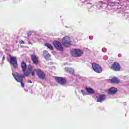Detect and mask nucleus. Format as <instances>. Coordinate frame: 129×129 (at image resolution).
I'll return each instance as SVG.
<instances>
[{
  "label": "nucleus",
  "instance_id": "14",
  "mask_svg": "<svg viewBox=\"0 0 129 129\" xmlns=\"http://www.w3.org/2000/svg\"><path fill=\"white\" fill-rule=\"evenodd\" d=\"M43 56L46 60H50V58H51V55L46 50L43 51Z\"/></svg>",
  "mask_w": 129,
  "mask_h": 129
},
{
  "label": "nucleus",
  "instance_id": "5",
  "mask_svg": "<svg viewBox=\"0 0 129 129\" xmlns=\"http://www.w3.org/2000/svg\"><path fill=\"white\" fill-rule=\"evenodd\" d=\"M92 68L94 70L95 72H96L97 73H101V72H102V69H101L100 66L96 63H92Z\"/></svg>",
  "mask_w": 129,
  "mask_h": 129
},
{
  "label": "nucleus",
  "instance_id": "11",
  "mask_svg": "<svg viewBox=\"0 0 129 129\" xmlns=\"http://www.w3.org/2000/svg\"><path fill=\"white\" fill-rule=\"evenodd\" d=\"M116 92H117V89L115 87H112L108 90V94H111L112 95L113 94H115Z\"/></svg>",
  "mask_w": 129,
  "mask_h": 129
},
{
  "label": "nucleus",
  "instance_id": "24",
  "mask_svg": "<svg viewBox=\"0 0 129 129\" xmlns=\"http://www.w3.org/2000/svg\"><path fill=\"white\" fill-rule=\"evenodd\" d=\"M64 65H66V63H64Z\"/></svg>",
  "mask_w": 129,
  "mask_h": 129
},
{
  "label": "nucleus",
  "instance_id": "22",
  "mask_svg": "<svg viewBox=\"0 0 129 129\" xmlns=\"http://www.w3.org/2000/svg\"><path fill=\"white\" fill-rule=\"evenodd\" d=\"M28 83H32V81H28Z\"/></svg>",
  "mask_w": 129,
  "mask_h": 129
},
{
  "label": "nucleus",
  "instance_id": "23",
  "mask_svg": "<svg viewBox=\"0 0 129 129\" xmlns=\"http://www.w3.org/2000/svg\"><path fill=\"white\" fill-rule=\"evenodd\" d=\"M3 60H5V56H3Z\"/></svg>",
  "mask_w": 129,
  "mask_h": 129
},
{
  "label": "nucleus",
  "instance_id": "9",
  "mask_svg": "<svg viewBox=\"0 0 129 129\" xmlns=\"http://www.w3.org/2000/svg\"><path fill=\"white\" fill-rule=\"evenodd\" d=\"M111 69L114 71H119L120 70V66L117 62H114L111 67Z\"/></svg>",
  "mask_w": 129,
  "mask_h": 129
},
{
  "label": "nucleus",
  "instance_id": "16",
  "mask_svg": "<svg viewBox=\"0 0 129 129\" xmlns=\"http://www.w3.org/2000/svg\"><path fill=\"white\" fill-rule=\"evenodd\" d=\"M110 81L111 82V83H119V80L117 78L113 77L111 79H110Z\"/></svg>",
  "mask_w": 129,
  "mask_h": 129
},
{
  "label": "nucleus",
  "instance_id": "12",
  "mask_svg": "<svg viewBox=\"0 0 129 129\" xmlns=\"http://www.w3.org/2000/svg\"><path fill=\"white\" fill-rule=\"evenodd\" d=\"M97 98V101L98 102H102L104 100H105V95H100L99 96H97L96 97Z\"/></svg>",
  "mask_w": 129,
  "mask_h": 129
},
{
  "label": "nucleus",
  "instance_id": "2",
  "mask_svg": "<svg viewBox=\"0 0 129 129\" xmlns=\"http://www.w3.org/2000/svg\"><path fill=\"white\" fill-rule=\"evenodd\" d=\"M12 75L17 82H20L21 87H25V84L23 83V78L24 77V75H20L17 73H13Z\"/></svg>",
  "mask_w": 129,
  "mask_h": 129
},
{
  "label": "nucleus",
  "instance_id": "7",
  "mask_svg": "<svg viewBox=\"0 0 129 129\" xmlns=\"http://www.w3.org/2000/svg\"><path fill=\"white\" fill-rule=\"evenodd\" d=\"M10 64H12L13 66L16 68V67H18V62L17 61V57L15 56H10Z\"/></svg>",
  "mask_w": 129,
  "mask_h": 129
},
{
  "label": "nucleus",
  "instance_id": "15",
  "mask_svg": "<svg viewBox=\"0 0 129 129\" xmlns=\"http://www.w3.org/2000/svg\"><path fill=\"white\" fill-rule=\"evenodd\" d=\"M64 70L66 72L70 73V74H73L74 73V69L72 68H65Z\"/></svg>",
  "mask_w": 129,
  "mask_h": 129
},
{
  "label": "nucleus",
  "instance_id": "6",
  "mask_svg": "<svg viewBox=\"0 0 129 129\" xmlns=\"http://www.w3.org/2000/svg\"><path fill=\"white\" fill-rule=\"evenodd\" d=\"M53 45L56 50L60 51L61 52L64 50V48L62 46V43H61L60 42L55 41L53 42Z\"/></svg>",
  "mask_w": 129,
  "mask_h": 129
},
{
  "label": "nucleus",
  "instance_id": "13",
  "mask_svg": "<svg viewBox=\"0 0 129 129\" xmlns=\"http://www.w3.org/2000/svg\"><path fill=\"white\" fill-rule=\"evenodd\" d=\"M31 60L34 64H37L39 62V57L35 55H31Z\"/></svg>",
  "mask_w": 129,
  "mask_h": 129
},
{
  "label": "nucleus",
  "instance_id": "17",
  "mask_svg": "<svg viewBox=\"0 0 129 129\" xmlns=\"http://www.w3.org/2000/svg\"><path fill=\"white\" fill-rule=\"evenodd\" d=\"M86 90L89 94H93L94 93V90L91 88H86Z\"/></svg>",
  "mask_w": 129,
  "mask_h": 129
},
{
  "label": "nucleus",
  "instance_id": "10",
  "mask_svg": "<svg viewBox=\"0 0 129 129\" xmlns=\"http://www.w3.org/2000/svg\"><path fill=\"white\" fill-rule=\"evenodd\" d=\"M55 80L59 83V84H65L66 83V80L61 77H55Z\"/></svg>",
  "mask_w": 129,
  "mask_h": 129
},
{
  "label": "nucleus",
  "instance_id": "1",
  "mask_svg": "<svg viewBox=\"0 0 129 129\" xmlns=\"http://www.w3.org/2000/svg\"><path fill=\"white\" fill-rule=\"evenodd\" d=\"M21 67L22 68L23 71L24 72V76H29L31 73L32 76H35V70H33V68L32 66L29 65L28 67L26 63L22 62L21 63Z\"/></svg>",
  "mask_w": 129,
  "mask_h": 129
},
{
  "label": "nucleus",
  "instance_id": "18",
  "mask_svg": "<svg viewBox=\"0 0 129 129\" xmlns=\"http://www.w3.org/2000/svg\"><path fill=\"white\" fill-rule=\"evenodd\" d=\"M45 46H46V47H47V48H48V49H49L50 50H53V46L50 44H46Z\"/></svg>",
  "mask_w": 129,
  "mask_h": 129
},
{
  "label": "nucleus",
  "instance_id": "8",
  "mask_svg": "<svg viewBox=\"0 0 129 129\" xmlns=\"http://www.w3.org/2000/svg\"><path fill=\"white\" fill-rule=\"evenodd\" d=\"M36 74L38 76L39 78H40V79H44V78L46 77V75L45 74V73H44V72H43L41 70H37Z\"/></svg>",
  "mask_w": 129,
  "mask_h": 129
},
{
  "label": "nucleus",
  "instance_id": "4",
  "mask_svg": "<svg viewBox=\"0 0 129 129\" xmlns=\"http://www.w3.org/2000/svg\"><path fill=\"white\" fill-rule=\"evenodd\" d=\"M71 54L74 57H80L83 54V52L79 49H73L71 51Z\"/></svg>",
  "mask_w": 129,
  "mask_h": 129
},
{
  "label": "nucleus",
  "instance_id": "19",
  "mask_svg": "<svg viewBox=\"0 0 129 129\" xmlns=\"http://www.w3.org/2000/svg\"><path fill=\"white\" fill-rule=\"evenodd\" d=\"M81 92H82L83 95H87V93H86V92L85 91L83 90H81Z\"/></svg>",
  "mask_w": 129,
  "mask_h": 129
},
{
  "label": "nucleus",
  "instance_id": "20",
  "mask_svg": "<svg viewBox=\"0 0 129 129\" xmlns=\"http://www.w3.org/2000/svg\"><path fill=\"white\" fill-rule=\"evenodd\" d=\"M32 33L33 32L32 31H29L28 33V36H31V35H32Z\"/></svg>",
  "mask_w": 129,
  "mask_h": 129
},
{
  "label": "nucleus",
  "instance_id": "21",
  "mask_svg": "<svg viewBox=\"0 0 129 129\" xmlns=\"http://www.w3.org/2000/svg\"><path fill=\"white\" fill-rule=\"evenodd\" d=\"M20 44H25V42H24V41L23 40H21L20 41H19Z\"/></svg>",
  "mask_w": 129,
  "mask_h": 129
},
{
  "label": "nucleus",
  "instance_id": "3",
  "mask_svg": "<svg viewBox=\"0 0 129 129\" xmlns=\"http://www.w3.org/2000/svg\"><path fill=\"white\" fill-rule=\"evenodd\" d=\"M61 43L64 47H69V46L71 45L70 37L68 36H64L62 39Z\"/></svg>",
  "mask_w": 129,
  "mask_h": 129
}]
</instances>
